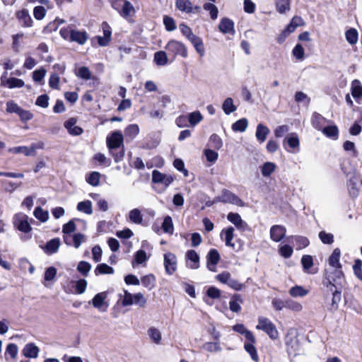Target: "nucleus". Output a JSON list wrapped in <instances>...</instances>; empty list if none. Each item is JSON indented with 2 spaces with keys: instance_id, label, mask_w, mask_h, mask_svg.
<instances>
[{
  "instance_id": "nucleus-1",
  "label": "nucleus",
  "mask_w": 362,
  "mask_h": 362,
  "mask_svg": "<svg viewBox=\"0 0 362 362\" xmlns=\"http://www.w3.org/2000/svg\"><path fill=\"white\" fill-rule=\"evenodd\" d=\"M165 50L170 57L173 60L177 56H181L183 58L187 57V48L184 43L176 40H170L165 47Z\"/></svg>"
},
{
  "instance_id": "nucleus-2",
  "label": "nucleus",
  "mask_w": 362,
  "mask_h": 362,
  "mask_svg": "<svg viewBox=\"0 0 362 362\" xmlns=\"http://www.w3.org/2000/svg\"><path fill=\"white\" fill-rule=\"evenodd\" d=\"M256 329L266 332L272 339H276L279 337V332L275 325L267 317H258Z\"/></svg>"
},
{
  "instance_id": "nucleus-3",
  "label": "nucleus",
  "mask_w": 362,
  "mask_h": 362,
  "mask_svg": "<svg viewBox=\"0 0 362 362\" xmlns=\"http://www.w3.org/2000/svg\"><path fill=\"white\" fill-rule=\"evenodd\" d=\"M163 265L165 273L168 275H173L177 270V257L172 252H166L163 255Z\"/></svg>"
},
{
  "instance_id": "nucleus-4",
  "label": "nucleus",
  "mask_w": 362,
  "mask_h": 362,
  "mask_svg": "<svg viewBox=\"0 0 362 362\" xmlns=\"http://www.w3.org/2000/svg\"><path fill=\"white\" fill-rule=\"evenodd\" d=\"M173 180V177L170 174H164L157 170L152 172V182L156 184H160L163 187V190L166 189Z\"/></svg>"
},
{
  "instance_id": "nucleus-5",
  "label": "nucleus",
  "mask_w": 362,
  "mask_h": 362,
  "mask_svg": "<svg viewBox=\"0 0 362 362\" xmlns=\"http://www.w3.org/2000/svg\"><path fill=\"white\" fill-rule=\"evenodd\" d=\"M123 141L124 136L120 131H115L110 133L106 139L107 146L110 150L120 147Z\"/></svg>"
},
{
  "instance_id": "nucleus-6",
  "label": "nucleus",
  "mask_w": 362,
  "mask_h": 362,
  "mask_svg": "<svg viewBox=\"0 0 362 362\" xmlns=\"http://www.w3.org/2000/svg\"><path fill=\"white\" fill-rule=\"evenodd\" d=\"M107 297L106 292H101L97 293L91 300L93 307L101 312H105L109 306L108 303L105 301Z\"/></svg>"
},
{
  "instance_id": "nucleus-7",
  "label": "nucleus",
  "mask_w": 362,
  "mask_h": 362,
  "mask_svg": "<svg viewBox=\"0 0 362 362\" xmlns=\"http://www.w3.org/2000/svg\"><path fill=\"white\" fill-rule=\"evenodd\" d=\"M28 219V216L23 214H16L13 218L14 226L20 231L28 233L31 230V227Z\"/></svg>"
},
{
  "instance_id": "nucleus-8",
  "label": "nucleus",
  "mask_w": 362,
  "mask_h": 362,
  "mask_svg": "<svg viewBox=\"0 0 362 362\" xmlns=\"http://www.w3.org/2000/svg\"><path fill=\"white\" fill-rule=\"evenodd\" d=\"M86 240V236L80 233L74 235H64V243L67 245H73L75 248H78Z\"/></svg>"
},
{
  "instance_id": "nucleus-9",
  "label": "nucleus",
  "mask_w": 362,
  "mask_h": 362,
  "mask_svg": "<svg viewBox=\"0 0 362 362\" xmlns=\"http://www.w3.org/2000/svg\"><path fill=\"white\" fill-rule=\"evenodd\" d=\"M227 219L233 223L238 230L240 231L248 230L247 223L242 219L239 214L230 212L227 215Z\"/></svg>"
},
{
  "instance_id": "nucleus-10",
  "label": "nucleus",
  "mask_w": 362,
  "mask_h": 362,
  "mask_svg": "<svg viewBox=\"0 0 362 362\" xmlns=\"http://www.w3.org/2000/svg\"><path fill=\"white\" fill-rule=\"evenodd\" d=\"M220 255L216 249H211L206 255L207 268L211 272H216V264L220 260Z\"/></svg>"
},
{
  "instance_id": "nucleus-11",
  "label": "nucleus",
  "mask_w": 362,
  "mask_h": 362,
  "mask_svg": "<svg viewBox=\"0 0 362 362\" xmlns=\"http://www.w3.org/2000/svg\"><path fill=\"white\" fill-rule=\"evenodd\" d=\"M187 266L192 269H197L199 267V256L195 250H190L186 253Z\"/></svg>"
},
{
  "instance_id": "nucleus-12",
  "label": "nucleus",
  "mask_w": 362,
  "mask_h": 362,
  "mask_svg": "<svg viewBox=\"0 0 362 362\" xmlns=\"http://www.w3.org/2000/svg\"><path fill=\"white\" fill-rule=\"evenodd\" d=\"M77 120L76 118H69L64 122V127L66 129L69 134L73 136H78L83 133V129L76 125Z\"/></svg>"
},
{
  "instance_id": "nucleus-13",
  "label": "nucleus",
  "mask_w": 362,
  "mask_h": 362,
  "mask_svg": "<svg viewBox=\"0 0 362 362\" xmlns=\"http://www.w3.org/2000/svg\"><path fill=\"white\" fill-rule=\"evenodd\" d=\"M286 228L283 226L275 225L270 228V238L274 242L281 241L286 235Z\"/></svg>"
},
{
  "instance_id": "nucleus-14",
  "label": "nucleus",
  "mask_w": 362,
  "mask_h": 362,
  "mask_svg": "<svg viewBox=\"0 0 362 362\" xmlns=\"http://www.w3.org/2000/svg\"><path fill=\"white\" fill-rule=\"evenodd\" d=\"M218 29L223 34H230L233 35L235 33L233 21L228 18H223L221 20Z\"/></svg>"
},
{
  "instance_id": "nucleus-15",
  "label": "nucleus",
  "mask_w": 362,
  "mask_h": 362,
  "mask_svg": "<svg viewBox=\"0 0 362 362\" xmlns=\"http://www.w3.org/2000/svg\"><path fill=\"white\" fill-rule=\"evenodd\" d=\"M88 39V35L85 30H71L70 42H75L83 45Z\"/></svg>"
},
{
  "instance_id": "nucleus-16",
  "label": "nucleus",
  "mask_w": 362,
  "mask_h": 362,
  "mask_svg": "<svg viewBox=\"0 0 362 362\" xmlns=\"http://www.w3.org/2000/svg\"><path fill=\"white\" fill-rule=\"evenodd\" d=\"M221 238L224 240L226 246L234 247L235 244L233 243L234 238V228L232 226L222 230L221 233Z\"/></svg>"
},
{
  "instance_id": "nucleus-17",
  "label": "nucleus",
  "mask_w": 362,
  "mask_h": 362,
  "mask_svg": "<svg viewBox=\"0 0 362 362\" xmlns=\"http://www.w3.org/2000/svg\"><path fill=\"white\" fill-rule=\"evenodd\" d=\"M256 343L255 337H254V341H247L244 344V349L246 352L250 356L251 358L255 362H259V356L257 351V349L255 346V344Z\"/></svg>"
},
{
  "instance_id": "nucleus-18",
  "label": "nucleus",
  "mask_w": 362,
  "mask_h": 362,
  "mask_svg": "<svg viewBox=\"0 0 362 362\" xmlns=\"http://www.w3.org/2000/svg\"><path fill=\"white\" fill-rule=\"evenodd\" d=\"M17 18L21 21L23 27H31L33 25V20L27 9H23L16 13Z\"/></svg>"
},
{
  "instance_id": "nucleus-19",
  "label": "nucleus",
  "mask_w": 362,
  "mask_h": 362,
  "mask_svg": "<svg viewBox=\"0 0 362 362\" xmlns=\"http://www.w3.org/2000/svg\"><path fill=\"white\" fill-rule=\"evenodd\" d=\"M284 142L293 149V152H298L299 151L300 141L296 133H291L287 135L284 139Z\"/></svg>"
},
{
  "instance_id": "nucleus-20",
  "label": "nucleus",
  "mask_w": 362,
  "mask_h": 362,
  "mask_svg": "<svg viewBox=\"0 0 362 362\" xmlns=\"http://www.w3.org/2000/svg\"><path fill=\"white\" fill-rule=\"evenodd\" d=\"M150 340L155 344H160L162 341V333L159 329L156 327H151L147 331Z\"/></svg>"
},
{
  "instance_id": "nucleus-21",
  "label": "nucleus",
  "mask_w": 362,
  "mask_h": 362,
  "mask_svg": "<svg viewBox=\"0 0 362 362\" xmlns=\"http://www.w3.org/2000/svg\"><path fill=\"white\" fill-rule=\"evenodd\" d=\"M340 257L341 250L339 248H335L328 259V263L331 268H341V264L339 261Z\"/></svg>"
},
{
  "instance_id": "nucleus-22",
  "label": "nucleus",
  "mask_w": 362,
  "mask_h": 362,
  "mask_svg": "<svg viewBox=\"0 0 362 362\" xmlns=\"http://www.w3.org/2000/svg\"><path fill=\"white\" fill-rule=\"evenodd\" d=\"M327 276L329 274L334 279L336 284H341L344 278V273L341 268H330L325 270Z\"/></svg>"
},
{
  "instance_id": "nucleus-23",
  "label": "nucleus",
  "mask_w": 362,
  "mask_h": 362,
  "mask_svg": "<svg viewBox=\"0 0 362 362\" xmlns=\"http://www.w3.org/2000/svg\"><path fill=\"white\" fill-rule=\"evenodd\" d=\"M61 245V241L59 238H53L49 242L47 243L46 245L44 247L45 252L47 255H52L56 253Z\"/></svg>"
},
{
  "instance_id": "nucleus-24",
  "label": "nucleus",
  "mask_w": 362,
  "mask_h": 362,
  "mask_svg": "<svg viewBox=\"0 0 362 362\" xmlns=\"http://www.w3.org/2000/svg\"><path fill=\"white\" fill-rule=\"evenodd\" d=\"M135 13V9L132 3L127 0L124 3H123V6L121 11H119V14L123 18L128 19L132 18Z\"/></svg>"
},
{
  "instance_id": "nucleus-25",
  "label": "nucleus",
  "mask_w": 362,
  "mask_h": 362,
  "mask_svg": "<svg viewBox=\"0 0 362 362\" xmlns=\"http://www.w3.org/2000/svg\"><path fill=\"white\" fill-rule=\"evenodd\" d=\"M233 329L243 335L247 341H254V334L248 330L243 324H237L233 327Z\"/></svg>"
},
{
  "instance_id": "nucleus-26",
  "label": "nucleus",
  "mask_w": 362,
  "mask_h": 362,
  "mask_svg": "<svg viewBox=\"0 0 362 362\" xmlns=\"http://www.w3.org/2000/svg\"><path fill=\"white\" fill-rule=\"evenodd\" d=\"M39 351V348L33 343L26 344L23 349V354L27 358H37Z\"/></svg>"
},
{
  "instance_id": "nucleus-27",
  "label": "nucleus",
  "mask_w": 362,
  "mask_h": 362,
  "mask_svg": "<svg viewBox=\"0 0 362 362\" xmlns=\"http://www.w3.org/2000/svg\"><path fill=\"white\" fill-rule=\"evenodd\" d=\"M269 133V129L267 127L262 124H259L257 126L255 136L260 143L265 141L267 135Z\"/></svg>"
},
{
  "instance_id": "nucleus-28",
  "label": "nucleus",
  "mask_w": 362,
  "mask_h": 362,
  "mask_svg": "<svg viewBox=\"0 0 362 362\" xmlns=\"http://www.w3.org/2000/svg\"><path fill=\"white\" fill-rule=\"evenodd\" d=\"M175 6L179 11L187 13L193 12L194 9L189 0H176Z\"/></svg>"
},
{
  "instance_id": "nucleus-29",
  "label": "nucleus",
  "mask_w": 362,
  "mask_h": 362,
  "mask_svg": "<svg viewBox=\"0 0 362 362\" xmlns=\"http://www.w3.org/2000/svg\"><path fill=\"white\" fill-rule=\"evenodd\" d=\"M277 168L276 165L273 162H266L260 166V170L264 177H269Z\"/></svg>"
},
{
  "instance_id": "nucleus-30",
  "label": "nucleus",
  "mask_w": 362,
  "mask_h": 362,
  "mask_svg": "<svg viewBox=\"0 0 362 362\" xmlns=\"http://www.w3.org/2000/svg\"><path fill=\"white\" fill-rule=\"evenodd\" d=\"M168 54L167 51H158L154 54L153 60L158 66H165L168 63Z\"/></svg>"
},
{
  "instance_id": "nucleus-31",
  "label": "nucleus",
  "mask_w": 362,
  "mask_h": 362,
  "mask_svg": "<svg viewBox=\"0 0 362 362\" xmlns=\"http://www.w3.org/2000/svg\"><path fill=\"white\" fill-rule=\"evenodd\" d=\"M311 122L315 129L322 131L324 128L325 123L326 122V119L321 115L315 112L312 116Z\"/></svg>"
},
{
  "instance_id": "nucleus-32",
  "label": "nucleus",
  "mask_w": 362,
  "mask_h": 362,
  "mask_svg": "<svg viewBox=\"0 0 362 362\" xmlns=\"http://www.w3.org/2000/svg\"><path fill=\"white\" fill-rule=\"evenodd\" d=\"M190 42L193 45L198 54L201 57H204L205 54V47L203 40L199 37L196 36L190 41Z\"/></svg>"
},
{
  "instance_id": "nucleus-33",
  "label": "nucleus",
  "mask_w": 362,
  "mask_h": 362,
  "mask_svg": "<svg viewBox=\"0 0 362 362\" xmlns=\"http://www.w3.org/2000/svg\"><path fill=\"white\" fill-rule=\"evenodd\" d=\"M18 346L15 344H8L4 353L6 361H9L11 359H15L18 355Z\"/></svg>"
},
{
  "instance_id": "nucleus-34",
  "label": "nucleus",
  "mask_w": 362,
  "mask_h": 362,
  "mask_svg": "<svg viewBox=\"0 0 362 362\" xmlns=\"http://www.w3.org/2000/svg\"><path fill=\"white\" fill-rule=\"evenodd\" d=\"M332 292V299L329 305V310L331 312H334L338 309L339 303L341 301V291L335 289Z\"/></svg>"
},
{
  "instance_id": "nucleus-35",
  "label": "nucleus",
  "mask_w": 362,
  "mask_h": 362,
  "mask_svg": "<svg viewBox=\"0 0 362 362\" xmlns=\"http://www.w3.org/2000/svg\"><path fill=\"white\" fill-rule=\"evenodd\" d=\"M140 132L139 127L136 124L128 125L124 129L125 136L130 139H134Z\"/></svg>"
},
{
  "instance_id": "nucleus-36",
  "label": "nucleus",
  "mask_w": 362,
  "mask_h": 362,
  "mask_svg": "<svg viewBox=\"0 0 362 362\" xmlns=\"http://www.w3.org/2000/svg\"><path fill=\"white\" fill-rule=\"evenodd\" d=\"M248 127V120L246 118L238 119L232 125L233 132H244Z\"/></svg>"
},
{
  "instance_id": "nucleus-37",
  "label": "nucleus",
  "mask_w": 362,
  "mask_h": 362,
  "mask_svg": "<svg viewBox=\"0 0 362 362\" xmlns=\"http://www.w3.org/2000/svg\"><path fill=\"white\" fill-rule=\"evenodd\" d=\"M142 285L151 291L155 287L156 277L153 274H148L141 279Z\"/></svg>"
},
{
  "instance_id": "nucleus-38",
  "label": "nucleus",
  "mask_w": 362,
  "mask_h": 362,
  "mask_svg": "<svg viewBox=\"0 0 362 362\" xmlns=\"http://www.w3.org/2000/svg\"><path fill=\"white\" fill-rule=\"evenodd\" d=\"M129 219L135 224H141L143 221L141 211L139 209H132L129 212Z\"/></svg>"
},
{
  "instance_id": "nucleus-39",
  "label": "nucleus",
  "mask_w": 362,
  "mask_h": 362,
  "mask_svg": "<svg viewBox=\"0 0 362 362\" xmlns=\"http://www.w3.org/2000/svg\"><path fill=\"white\" fill-rule=\"evenodd\" d=\"M322 133L327 137L333 139L334 140L337 139L339 131L338 128L335 125L328 126L324 127L322 129Z\"/></svg>"
},
{
  "instance_id": "nucleus-40",
  "label": "nucleus",
  "mask_w": 362,
  "mask_h": 362,
  "mask_svg": "<svg viewBox=\"0 0 362 362\" xmlns=\"http://www.w3.org/2000/svg\"><path fill=\"white\" fill-rule=\"evenodd\" d=\"M77 210L86 214L90 215L93 213L91 202L86 200L78 202L77 204Z\"/></svg>"
},
{
  "instance_id": "nucleus-41",
  "label": "nucleus",
  "mask_w": 362,
  "mask_h": 362,
  "mask_svg": "<svg viewBox=\"0 0 362 362\" xmlns=\"http://www.w3.org/2000/svg\"><path fill=\"white\" fill-rule=\"evenodd\" d=\"M289 294L293 297H304L308 293V290L300 286H295L290 288Z\"/></svg>"
},
{
  "instance_id": "nucleus-42",
  "label": "nucleus",
  "mask_w": 362,
  "mask_h": 362,
  "mask_svg": "<svg viewBox=\"0 0 362 362\" xmlns=\"http://www.w3.org/2000/svg\"><path fill=\"white\" fill-rule=\"evenodd\" d=\"M222 109L226 115H230L235 112L237 108L233 104V100L231 98H227L223 103Z\"/></svg>"
},
{
  "instance_id": "nucleus-43",
  "label": "nucleus",
  "mask_w": 362,
  "mask_h": 362,
  "mask_svg": "<svg viewBox=\"0 0 362 362\" xmlns=\"http://www.w3.org/2000/svg\"><path fill=\"white\" fill-rule=\"evenodd\" d=\"M113 273L114 269L105 263L98 264L95 269L96 276L100 274H112Z\"/></svg>"
},
{
  "instance_id": "nucleus-44",
  "label": "nucleus",
  "mask_w": 362,
  "mask_h": 362,
  "mask_svg": "<svg viewBox=\"0 0 362 362\" xmlns=\"http://www.w3.org/2000/svg\"><path fill=\"white\" fill-rule=\"evenodd\" d=\"M275 6L279 13H284L290 10V0H275Z\"/></svg>"
},
{
  "instance_id": "nucleus-45",
  "label": "nucleus",
  "mask_w": 362,
  "mask_h": 362,
  "mask_svg": "<svg viewBox=\"0 0 362 362\" xmlns=\"http://www.w3.org/2000/svg\"><path fill=\"white\" fill-rule=\"evenodd\" d=\"M351 95L355 99L362 95V86L358 80H354L351 83Z\"/></svg>"
},
{
  "instance_id": "nucleus-46",
  "label": "nucleus",
  "mask_w": 362,
  "mask_h": 362,
  "mask_svg": "<svg viewBox=\"0 0 362 362\" xmlns=\"http://www.w3.org/2000/svg\"><path fill=\"white\" fill-rule=\"evenodd\" d=\"M346 41L351 45H355L358 42V33L355 28H349L345 33Z\"/></svg>"
},
{
  "instance_id": "nucleus-47",
  "label": "nucleus",
  "mask_w": 362,
  "mask_h": 362,
  "mask_svg": "<svg viewBox=\"0 0 362 362\" xmlns=\"http://www.w3.org/2000/svg\"><path fill=\"white\" fill-rule=\"evenodd\" d=\"M292 55L296 60L302 62L305 59V49L302 45L297 44L292 49Z\"/></svg>"
},
{
  "instance_id": "nucleus-48",
  "label": "nucleus",
  "mask_w": 362,
  "mask_h": 362,
  "mask_svg": "<svg viewBox=\"0 0 362 362\" xmlns=\"http://www.w3.org/2000/svg\"><path fill=\"white\" fill-rule=\"evenodd\" d=\"M240 302V296L239 295H234L229 302L230 310L234 313H238L241 310Z\"/></svg>"
},
{
  "instance_id": "nucleus-49",
  "label": "nucleus",
  "mask_w": 362,
  "mask_h": 362,
  "mask_svg": "<svg viewBox=\"0 0 362 362\" xmlns=\"http://www.w3.org/2000/svg\"><path fill=\"white\" fill-rule=\"evenodd\" d=\"M286 308L293 311V312H300L303 310V305L291 298L286 299Z\"/></svg>"
},
{
  "instance_id": "nucleus-50",
  "label": "nucleus",
  "mask_w": 362,
  "mask_h": 362,
  "mask_svg": "<svg viewBox=\"0 0 362 362\" xmlns=\"http://www.w3.org/2000/svg\"><path fill=\"white\" fill-rule=\"evenodd\" d=\"M162 228L166 233H173L174 226L172 218L170 216H167L164 218L163 222L162 223Z\"/></svg>"
},
{
  "instance_id": "nucleus-51",
  "label": "nucleus",
  "mask_w": 362,
  "mask_h": 362,
  "mask_svg": "<svg viewBox=\"0 0 362 362\" xmlns=\"http://www.w3.org/2000/svg\"><path fill=\"white\" fill-rule=\"evenodd\" d=\"M148 260V257L146 252L143 250H138L134 255V259L132 262L133 267L134 266V263L137 264H141L144 263Z\"/></svg>"
},
{
  "instance_id": "nucleus-52",
  "label": "nucleus",
  "mask_w": 362,
  "mask_h": 362,
  "mask_svg": "<svg viewBox=\"0 0 362 362\" xmlns=\"http://www.w3.org/2000/svg\"><path fill=\"white\" fill-rule=\"evenodd\" d=\"M92 268L91 264L86 261H81L77 266L78 272L84 276H87Z\"/></svg>"
},
{
  "instance_id": "nucleus-53",
  "label": "nucleus",
  "mask_w": 362,
  "mask_h": 362,
  "mask_svg": "<svg viewBox=\"0 0 362 362\" xmlns=\"http://www.w3.org/2000/svg\"><path fill=\"white\" fill-rule=\"evenodd\" d=\"M179 28L182 34L185 36L189 42L197 36L193 33L192 29L185 23L180 24Z\"/></svg>"
},
{
  "instance_id": "nucleus-54",
  "label": "nucleus",
  "mask_w": 362,
  "mask_h": 362,
  "mask_svg": "<svg viewBox=\"0 0 362 362\" xmlns=\"http://www.w3.org/2000/svg\"><path fill=\"white\" fill-rule=\"evenodd\" d=\"M6 83L4 86L8 88H21L24 86L25 83L22 79L11 77L6 81Z\"/></svg>"
},
{
  "instance_id": "nucleus-55",
  "label": "nucleus",
  "mask_w": 362,
  "mask_h": 362,
  "mask_svg": "<svg viewBox=\"0 0 362 362\" xmlns=\"http://www.w3.org/2000/svg\"><path fill=\"white\" fill-rule=\"evenodd\" d=\"M286 346L287 352L289 354H296V351L297 350L298 341L296 338L286 339Z\"/></svg>"
},
{
  "instance_id": "nucleus-56",
  "label": "nucleus",
  "mask_w": 362,
  "mask_h": 362,
  "mask_svg": "<svg viewBox=\"0 0 362 362\" xmlns=\"http://www.w3.org/2000/svg\"><path fill=\"white\" fill-rule=\"evenodd\" d=\"M33 214H34L35 217L42 222H45L49 218L48 211L42 209L40 206L35 208Z\"/></svg>"
},
{
  "instance_id": "nucleus-57",
  "label": "nucleus",
  "mask_w": 362,
  "mask_h": 362,
  "mask_svg": "<svg viewBox=\"0 0 362 362\" xmlns=\"http://www.w3.org/2000/svg\"><path fill=\"white\" fill-rule=\"evenodd\" d=\"M8 152L13 153V154H18V153H23L25 156H32L30 153V148L28 146H16L8 148Z\"/></svg>"
},
{
  "instance_id": "nucleus-58",
  "label": "nucleus",
  "mask_w": 362,
  "mask_h": 362,
  "mask_svg": "<svg viewBox=\"0 0 362 362\" xmlns=\"http://www.w3.org/2000/svg\"><path fill=\"white\" fill-rule=\"evenodd\" d=\"M100 174L98 172H92L86 177V181L92 186H98L100 183Z\"/></svg>"
},
{
  "instance_id": "nucleus-59",
  "label": "nucleus",
  "mask_w": 362,
  "mask_h": 362,
  "mask_svg": "<svg viewBox=\"0 0 362 362\" xmlns=\"http://www.w3.org/2000/svg\"><path fill=\"white\" fill-rule=\"evenodd\" d=\"M203 119L202 114L199 111L191 112L188 116V121L190 125L194 127Z\"/></svg>"
},
{
  "instance_id": "nucleus-60",
  "label": "nucleus",
  "mask_w": 362,
  "mask_h": 362,
  "mask_svg": "<svg viewBox=\"0 0 362 362\" xmlns=\"http://www.w3.org/2000/svg\"><path fill=\"white\" fill-rule=\"evenodd\" d=\"M209 145L216 149V150H218L220 149L222 146H223V141H222V139H221V137L216 134H212L211 136H210V139H209Z\"/></svg>"
},
{
  "instance_id": "nucleus-61",
  "label": "nucleus",
  "mask_w": 362,
  "mask_h": 362,
  "mask_svg": "<svg viewBox=\"0 0 362 362\" xmlns=\"http://www.w3.org/2000/svg\"><path fill=\"white\" fill-rule=\"evenodd\" d=\"M353 272L355 276L362 281V260L357 259L354 261Z\"/></svg>"
},
{
  "instance_id": "nucleus-62",
  "label": "nucleus",
  "mask_w": 362,
  "mask_h": 362,
  "mask_svg": "<svg viewBox=\"0 0 362 362\" xmlns=\"http://www.w3.org/2000/svg\"><path fill=\"white\" fill-rule=\"evenodd\" d=\"M203 8L204 10L209 11L211 19L216 20L218 18V10L214 4L206 3L204 4Z\"/></svg>"
},
{
  "instance_id": "nucleus-63",
  "label": "nucleus",
  "mask_w": 362,
  "mask_h": 362,
  "mask_svg": "<svg viewBox=\"0 0 362 362\" xmlns=\"http://www.w3.org/2000/svg\"><path fill=\"white\" fill-rule=\"evenodd\" d=\"M76 230L75 220H70L68 223H65L62 227V232L64 235H71V233Z\"/></svg>"
},
{
  "instance_id": "nucleus-64",
  "label": "nucleus",
  "mask_w": 362,
  "mask_h": 362,
  "mask_svg": "<svg viewBox=\"0 0 362 362\" xmlns=\"http://www.w3.org/2000/svg\"><path fill=\"white\" fill-rule=\"evenodd\" d=\"M76 75L85 80H89L91 78V73L86 66L80 67L76 72Z\"/></svg>"
}]
</instances>
